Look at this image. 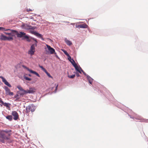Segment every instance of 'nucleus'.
Here are the masks:
<instances>
[{"label": "nucleus", "instance_id": "nucleus-5", "mask_svg": "<svg viewBox=\"0 0 148 148\" xmlns=\"http://www.w3.org/2000/svg\"><path fill=\"white\" fill-rule=\"evenodd\" d=\"M35 110L34 106L32 105H29L27 106L26 108V112L28 113L31 111L32 112H34Z\"/></svg>", "mask_w": 148, "mask_h": 148}, {"label": "nucleus", "instance_id": "nucleus-16", "mask_svg": "<svg viewBox=\"0 0 148 148\" xmlns=\"http://www.w3.org/2000/svg\"><path fill=\"white\" fill-rule=\"evenodd\" d=\"M21 95H18V94H17L16 95H15L14 96V98L16 99L15 100V101H18L19 99L21 97Z\"/></svg>", "mask_w": 148, "mask_h": 148}, {"label": "nucleus", "instance_id": "nucleus-20", "mask_svg": "<svg viewBox=\"0 0 148 148\" xmlns=\"http://www.w3.org/2000/svg\"><path fill=\"white\" fill-rule=\"evenodd\" d=\"M6 119L10 121H11L13 119V117L12 115H8L5 117Z\"/></svg>", "mask_w": 148, "mask_h": 148}, {"label": "nucleus", "instance_id": "nucleus-24", "mask_svg": "<svg viewBox=\"0 0 148 148\" xmlns=\"http://www.w3.org/2000/svg\"><path fill=\"white\" fill-rule=\"evenodd\" d=\"M35 35L36 36H37L40 38H42V35L41 34L37 32L36 33H35Z\"/></svg>", "mask_w": 148, "mask_h": 148}, {"label": "nucleus", "instance_id": "nucleus-6", "mask_svg": "<svg viewBox=\"0 0 148 148\" xmlns=\"http://www.w3.org/2000/svg\"><path fill=\"white\" fill-rule=\"evenodd\" d=\"M22 28L26 29H32V30H34L36 28V27L34 26H32L31 25H25L24 24H23L22 25Z\"/></svg>", "mask_w": 148, "mask_h": 148}, {"label": "nucleus", "instance_id": "nucleus-39", "mask_svg": "<svg viewBox=\"0 0 148 148\" xmlns=\"http://www.w3.org/2000/svg\"><path fill=\"white\" fill-rule=\"evenodd\" d=\"M5 28L3 27H0V30H6V29H4Z\"/></svg>", "mask_w": 148, "mask_h": 148}, {"label": "nucleus", "instance_id": "nucleus-11", "mask_svg": "<svg viewBox=\"0 0 148 148\" xmlns=\"http://www.w3.org/2000/svg\"><path fill=\"white\" fill-rule=\"evenodd\" d=\"M129 116H130V118H132L134 119H135L138 120H141V117L138 115H137L136 114H135V113H134V115L133 117H132V116L130 115H129Z\"/></svg>", "mask_w": 148, "mask_h": 148}, {"label": "nucleus", "instance_id": "nucleus-48", "mask_svg": "<svg viewBox=\"0 0 148 148\" xmlns=\"http://www.w3.org/2000/svg\"><path fill=\"white\" fill-rule=\"evenodd\" d=\"M71 25H72V24H73L71 23Z\"/></svg>", "mask_w": 148, "mask_h": 148}, {"label": "nucleus", "instance_id": "nucleus-38", "mask_svg": "<svg viewBox=\"0 0 148 148\" xmlns=\"http://www.w3.org/2000/svg\"><path fill=\"white\" fill-rule=\"evenodd\" d=\"M30 32L32 34H34V35L35 34V33H36V32L33 31H30Z\"/></svg>", "mask_w": 148, "mask_h": 148}, {"label": "nucleus", "instance_id": "nucleus-12", "mask_svg": "<svg viewBox=\"0 0 148 148\" xmlns=\"http://www.w3.org/2000/svg\"><path fill=\"white\" fill-rule=\"evenodd\" d=\"M36 91V89L34 88H29V90H27V93H33Z\"/></svg>", "mask_w": 148, "mask_h": 148}, {"label": "nucleus", "instance_id": "nucleus-26", "mask_svg": "<svg viewBox=\"0 0 148 148\" xmlns=\"http://www.w3.org/2000/svg\"><path fill=\"white\" fill-rule=\"evenodd\" d=\"M2 132H5L6 133H8L9 132H11V130H3L2 131Z\"/></svg>", "mask_w": 148, "mask_h": 148}, {"label": "nucleus", "instance_id": "nucleus-47", "mask_svg": "<svg viewBox=\"0 0 148 148\" xmlns=\"http://www.w3.org/2000/svg\"><path fill=\"white\" fill-rule=\"evenodd\" d=\"M29 76H31V75H29Z\"/></svg>", "mask_w": 148, "mask_h": 148}, {"label": "nucleus", "instance_id": "nucleus-32", "mask_svg": "<svg viewBox=\"0 0 148 148\" xmlns=\"http://www.w3.org/2000/svg\"><path fill=\"white\" fill-rule=\"evenodd\" d=\"M75 76V75L74 74L73 75H71L70 76H69L68 77L71 78H73Z\"/></svg>", "mask_w": 148, "mask_h": 148}, {"label": "nucleus", "instance_id": "nucleus-25", "mask_svg": "<svg viewBox=\"0 0 148 148\" xmlns=\"http://www.w3.org/2000/svg\"><path fill=\"white\" fill-rule=\"evenodd\" d=\"M63 52L67 56H69V54L67 53V52L65 50L63 49L62 50Z\"/></svg>", "mask_w": 148, "mask_h": 148}, {"label": "nucleus", "instance_id": "nucleus-37", "mask_svg": "<svg viewBox=\"0 0 148 148\" xmlns=\"http://www.w3.org/2000/svg\"><path fill=\"white\" fill-rule=\"evenodd\" d=\"M76 27L77 28H80V25H76Z\"/></svg>", "mask_w": 148, "mask_h": 148}, {"label": "nucleus", "instance_id": "nucleus-19", "mask_svg": "<svg viewBox=\"0 0 148 148\" xmlns=\"http://www.w3.org/2000/svg\"><path fill=\"white\" fill-rule=\"evenodd\" d=\"M87 78L89 83L90 84H92V82L93 80V79L90 77L89 75H87Z\"/></svg>", "mask_w": 148, "mask_h": 148}, {"label": "nucleus", "instance_id": "nucleus-40", "mask_svg": "<svg viewBox=\"0 0 148 148\" xmlns=\"http://www.w3.org/2000/svg\"><path fill=\"white\" fill-rule=\"evenodd\" d=\"M43 71L46 74L48 72L47 71V70L44 68Z\"/></svg>", "mask_w": 148, "mask_h": 148}, {"label": "nucleus", "instance_id": "nucleus-43", "mask_svg": "<svg viewBox=\"0 0 148 148\" xmlns=\"http://www.w3.org/2000/svg\"><path fill=\"white\" fill-rule=\"evenodd\" d=\"M74 61H74V60L73 59H72L71 60L70 62H71L72 64V63H73V62Z\"/></svg>", "mask_w": 148, "mask_h": 148}, {"label": "nucleus", "instance_id": "nucleus-45", "mask_svg": "<svg viewBox=\"0 0 148 148\" xmlns=\"http://www.w3.org/2000/svg\"><path fill=\"white\" fill-rule=\"evenodd\" d=\"M64 22L66 23H69V22H68V21H64Z\"/></svg>", "mask_w": 148, "mask_h": 148}, {"label": "nucleus", "instance_id": "nucleus-8", "mask_svg": "<svg viewBox=\"0 0 148 148\" xmlns=\"http://www.w3.org/2000/svg\"><path fill=\"white\" fill-rule=\"evenodd\" d=\"M0 78L2 79V81L4 84L9 87H11L12 86L10 84L6 79L2 76H0Z\"/></svg>", "mask_w": 148, "mask_h": 148}, {"label": "nucleus", "instance_id": "nucleus-29", "mask_svg": "<svg viewBox=\"0 0 148 148\" xmlns=\"http://www.w3.org/2000/svg\"><path fill=\"white\" fill-rule=\"evenodd\" d=\"M79 68L81 69V71L83 72V73L84 74V75L86 76V77H87V75H88L87 74L81 69V68L80 67Z\"/></svg>", "mask_w": 148, "mask_h": 148}, {"label": "nucleus", "instance_id": "nucleus-34", "mask_svg": "<svg viewBox=\"0 0 148 148\" xmlns=\"http://www.w3.org/2000/svg\"><path fill=\"white\" fill-rule=\"evenodd\" d=\"M58 84H57V85L56 86V88H55V90L53 92L54 93H56V92L57 90V88L58 87Z\"/></svg>", "mask_w": 148, "mask_h": 148}, {"label": "nucleus", "instance_id": "nucleus-36", "mask_svg": "<svg viewBox=\"0 0 148 148\" xmlns=\"http://www.w3.org/2000/svg\"><path fill=\"white\" fill-rule=\"evenodd\" d=\"M72 64L74 66V67L77 65L75 63V61H74L73 62V63H72Z\"/></svg>", "mask_w": 148, "mask_h": 148}, {"label": "nucleus", "instance_id": "nucleus-7", "mask_svg": "<svg viewBox=\"0 0 148 148\" xmlns=\"http://www.w3.org/2000/svg\"><path fill=\"white\" fill-rule=\"evenodd\" d=\"M12 114L13 116V119L14 120H16L18 118V115L17 112L15 111L12 112Z\"/></svg>", "mask_w": 148, "mask_h": 148}, {"label": "nucleus", "instance_id": "nucleus-18", "mask_svg": "<svg viewBox=\"0 0 148 148\" xmlns=\"http://www.w3.org/2000/svg\"><path fill=\"white\" fill-rule=\"evenodd\" d=\"M7 37L5 35L2 34L0 36V39L1 40H7Z\"/></svg>", "mask_w": 148, "mask_h": 148}, {"label": "nucleus", "instance_id": "nucleus-15", "mask_svg": "<svg viewBox=\"0 0 148 148\" xmlns=\"http://www.w3.org/2000/svg\"><path fill=\"white\" fill-rule=\"evenodd\" d=\"M18 94H19L20 95H23L25 94H27V90H26L24 89L22 90L21 91L19 92H18Z\"/></svg>", "mask_w": 148, "mask_h": 148}, {"label": "nucleus", "instance_id": "nucleus-44", "mask_svg": "<svg viewBox=\"0 0 148 148\" xmlns=\"http://www.w3.org/2000/svg\"><path fill=\"white\" fill-rule=\"evenodd\" d=\"M32 10H31L30 9H27V11L28 12L29 11H32Z\"/></svg>", "mask_w": 148, "mask_h": 148}, {"label": "nucleus", "instance_id": "nucleus-28", "mask_svg": "<svg viewBox=\"0 0 148 148\" xmlns=\"http://www.w3.org/2000/svg\"><path fill=\"white\" fill-rule=\"evenodd\" d=\"M24 78L26 80L30 81L31 80V79L29 78L28 77L26 76H25L24 77Z\"/></svg>", "mask_w": 148, "mask_h": 148}, {"label": "nucleus", "instance_id": "nucleus-27", "mask_svg": "<svg viewBox=\"0 0 148 148\" xmlns=\"http://www.w3.org/2000/svg\"><path fill=\"white\" fill-rule=\"evenodd\" d=\"M13 36H10L9 37H7V40H13V38L12 37Z\"/></svg>", "mask_w": 148, "mask_h": 148}, {"label": "nucleus", "instance_id": "nucleus-9", "mask_svg": "<svg viewBox=\"0 0 148 148\" xmlns=\"http://www.w3.org/2000/svg\"><path fill=\"white\" fill-rule=\"evenodd\" d=\"M16 32V35H17L18 37L21 38L23 36V35H25L26 34L23 32H20L19 33L17 31H15Z\"/></svg>", "mask_w": 148, "mask_h": 148}, {"label": "nucleus", "instance_id": "nucleus-14", "mask_svg": "<svg viewBox=\"0 0 148 148\" xmlns=\"http://www.w3.org/2000/svg\"><path fill=\"white\" fill-rule=\"evenodd\" d=\"M27 70L28 71H29L31 73L36 75L37 76H38L39 77H40V75L38 74V73H37V72H36V71H34L31 69H30L28 68H27Z\"/></svg>", "mask_w": 148, "mask_h": 148}, {"label": "nucleus", "instance_id": "nucleus-35", "mask_svg": "<svg viewBox=\"0 0 148 148\" xmlns=\"http://www.w3.org/2000/svg\"><path fill=\"white\" fill-rule=\"evenodd\" d=\"M67 56L68 57V60L70 61L71 60H72L71 57L69 55V56Z\"/></svg>", "mask_w": 148, "mask_h": 148}, {"label": "nucleus", "instance_id": "nucleus-4", "mask_svg": "<svg viewBox=\"0 0 148 148\" xmlns=\"http://www.w3.org/2000/svg\"><path fill=\"white\" fill-rule=\"evenodd\" d=\"M6 31H11V32L10 33L5 32L4 33L6 35H8L11 36H15L16 32L14 31H16V30L11 29H6Z\"/></svg>", "mask_w": 148, "mask_h": 148}, {"label": "nucleus", "instance_id": "nucleus-22", "mask_svg": "<svg viewBox=\"0 0 148 148\" xmlns=\"http://www.w3.org/2000/svg\"><path fill=\"white\" fill-rule=\"evenodd\" d=\"M74 67L77 71H78L80 73H81V71L79 70V68L77 65Z\"/></svg>", "mask_w": 148, "mask_h": 148}, {"label": "nucleus", "instance_id": "nucleus-21", "mask_svg": "<svg viewBox=\"0 0 148 148\" xmlns=\"http://www.w3.org/2000/svg\"><path fill=\"white\" fill-rule=\"evenodd\" d=\"M80 28H86L88 27V25L85 23L80 25Z\"/></svg>", "mask_w": 148, "mask_h": 148}, {"label": "nucleus", "instance_id": "nucleus-1", "mask_svg": "<svg viewBox=\"0 0 148 148\" xmlns=\"http://www.w3.org/2000/svg\"><path fill=\"white\" fill-rule=\"evenodd\" d=\"M35 42L34 44H32L30 47V49L28 53L31 56L33 55L35 52V46H37L38 42L36 39L35 38H32Z\"/></svg>", "mask_w": 148, "mask_h": 148}, {"label": "nucleus", "instance_id": "nucleus-10", "mask_svg": "<svg viewBox=\"0 0 148 148\" xmlns=\"http://www.w3.org/2000/svg\"><path fill=\"white\" fill-rule=\"evenodd\" d=\"M46 46L48 50L49 51L50 54H52L54 53L55 54H56V53H55V50L53 48L51 47L49 45H47Z\"/></svg>", "mask_w": 148, "mask_h": 148}, {"label": "nucleus", "instance_id": "nucleus-13", "mask_svg": "<svg viewBox=\"0 0 148 148\" xmlns=\"http://www.w3.org/2000/svg\"><path fill=\"white\" fill-rule=\"evenodd\" d=\"M32 38H34L33 37H31L30 39H29V37L27 35L25 36H23V39H27V41L29 42H34L33 41H34L33 40Z\"/></svg>", "mask_w": 148, "mask_h": 148}, {"label": "nucleus", "instance_id": "nucleus-30", "mask_svg": "<svg viewBox=\"0 0 148 148\" xmlns=\"http://www.w3.org/2000/svg\"><path fill=\"white\" fill-rule=\"evenodd\" d=\"M0 103H1V104H0V106H2L3 104V101L2 100V99L1 98H0Z\"/></svg>", "mask_w": 148, "mask_h": 148}, {"label": "nucleus", "instance_id": "nucleus-2", "mask_svg": "<svg viewBox=\"0 0 148 148\" xmlns=\"http://www.w3.org/2000/svg\"><path fill=\"white\" fill-rule=\"evenodd\" d=\"M11 134L9 133L8 136H7L5 134L2 132L0 133V142L2 143H5V140H10V136H11Z\"/></svg>", "mask_w": 148, "mask_h": 148}, {"label": "nucleus", "instance_id": "nucleus-17", "mask_svg": "<svg viewBox=\"0 0 148 148\" xmlns=\"http://www.w3.org/2000/svg\"><path fill=\"white\" fill-rule=\"evenodd\" d=\"M64 40L65 42L68 45L70 46L72 44L71 42L67 40L66 38H65Z\"/></svg>", "mask_w": 148, "mask_h": 148}, {"label": "nucleus", "instance_id": "nucleus-33", "mask_svg": "<svg viewBox=\"0 0 148 148\" xmlns=\"http://www.w3.org/2000/svg\"><path fill=\"white\" fill-rule=\"evenodd\" d=\"M17 88L21 91L22 90H23V88L20 86H19L17 87Z\"/></svg>", "mask_w": 148, "mask_h": 148}, {"label": "nucleus", "instance_id": "nucleus-3", "mask_svg": "<svg viewBox=\"0 0 148 148\" xmlns=\"http://www.w3.org/2000/svg\"><path fill=\"white\" fill-rule=\"evenodd\" d=\"M3 88L5 90V94L6 95L10 96H12L14 95L13 92H11L10 89L8 87L5 86Z\"/></svg>", "mask_w": 148, "mask_h": 148}, {"label": "nucleus", "instance_id": "nucleus-31", "mask_svg": "<svg viewBox=\"0 0 148 148\" xmlns=\"http://www.w3.org/2000/svg\"><path fill=\"white\" fill-rule=\"evenodd\" d=\"M46 74L49 77H50L52 78V77L51 75L48 72Z\"/></svg>", "mask_w": 148, "mask_h": 148}, {"label": "nucleus", "instance_id": "nucleus-42", "mask_svg": "<svg viewBox=\"0 0 148 148\" xmlns=\"http://www.w3.org/2000/svg\"><path fill=\"white\" fill-rule=\"evenodd\" d=\"M76 75L77 77H79V76L80 75L78 73H76Z\"/></svg>", "mask_w": 148, "mask_h": 148}, {"label": "nucleus", "instance_id": "nucleus-23", "mask_svg": "<svg viewBox=\"0 0 148 148\" xmlns=\"http://www.w3.org/2000/svg\"><path fill=\"white\" fill-rule=\"evenodd\" d=\"M9 105H10V104L8 103H4L3 102V105L5 106L7 108H9L10 107Z\"/></svg>", "mask_w": 148, "mask_h": 148}, {"label": "nucleus", "instance_id": "nucleus-46", "mask_svg": "<svg viewBox=\"0 0 148 148\" xmlns=\"http://www.w3.org/2000/svg\"><path fill=\"white\" fill-rule=\"evenodd\" d=\"M56 56L57 58H59L58 56L57 55H56Z\"/></svg>", "mask_w": 148, "mask_h": 148}, {"label": "nucleus", "instance_id": "nucleus-41", "mask_svg": "<svg viewBox=\"0 0 148 148\" xmlns=\"http://www.w3.org/2000/svg\"><path fill=\"white\" fill-rule=\"evenodd\" d=\"M39 67L41 69L43 70V69H44V68L41 66L39 65Z\"/></svg>", "mask_w": 148, "mask_h": 148}]
</instances>
